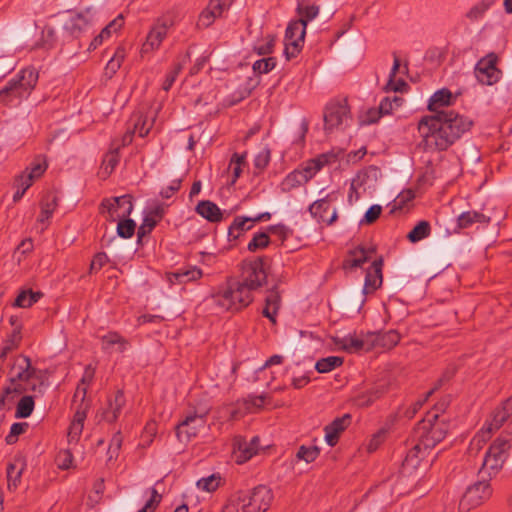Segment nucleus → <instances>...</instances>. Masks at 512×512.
<instances>
[{
    "label": "nucleus",
    "mask_w": 512,
    "mask_h": 512,
    "mask_svg": "<svg viewBox=\"0 0 512 512\" xmlns=\"http://www.w3.org/2000/svg\"><path fill=\"white\" fill-rule=\"evenodd\" d=\"M101 341L103 344L102 348L104 350L108 349L111 345H118V351L124 352L128 345V341L117 332L107 333L101 337Z\"/></svg>",
    "instance_id": "58836bf2"
},
{
    "label": "nucleus",
    "mask_w": 512,
    "mask_h": 512,
    "mask_svg": "<svg viewBox=\"0 0 512 512\" xmlns=\"http://www.w3.org/2000/svg\"><path fill=\"white\" fill-rule=\"evenodd\" d=\"M195 211L212 223L220 222L223 219V213L221 209L212 201L210 200H202L200 201Z\"/></svg>",
    "instance_id": "a878e982"
},
{
    "label": "nucleus",
    "mask_w": 512,
    "mask_h": 512,
    "mask_svg": "<svg viewBox=\"0 0 512 512\" xmlns=\"http://www.w3.org/2000/svg\"><path fill=\"white\" fill-rule=\"evenodd\" d=\"M28 428L27 423H14L10 428L9 434L6 436L5 441L7 444H14L20 434L24 433Z\"/></svg>",
    "instance_id": "13d9d810"
},
{
    "label": "nucleus",
    "mask_w": 512,
    "mask_h": 512,
    "mask_svg": "<svg viewBox=\"0 0 512 512\" xmlns=\"http://www.w3.org/2000/svg\"><path fill=\"white\" fill-rule=\"evenodd\" d=\"M383 393L384 389L382 387L372 388L371 390L358 395L355 398V404L358 407H368L380 398Z\"/></svg>",
    "instance_id": "e433bc0d"
},
{
    "label": "nucleus",
    "mask_w": 512,
    "mask_h": 512,
    "mask_svg": "<svg viewBox=\"0 0 512 512\" xmlns=\"http://www.w3.org/2000/svg\"><path fill=\"white\" fill-rule=\"evenodd\" d=\"M247 153L243 154L234 153L231 157L229 168L232 169L233 177L231 184H234L237 179L240 177L242 172V165L245 163Z\"/></svg>",
    "instance_id": "49530a36"
},
{
    "label": "nucleus",
    "mask_w": 512,
    "mask_h": 512,
    "mask_svg": "<svg viewBox=\"0 0 512 512\" xmlns=\"http://www.w3.org/2000/svg\"><path fill=\"white\" fill-rule=\"evenodd\" d=\"M429 452H424V447L422 442L418 439V442L409 450L406 457L404 458L402 465L407 469H416L420 461L428 454Z\"/></svg>",
    "instance_id": "c85d7f7f"
},
{
    "label": "nucleus",
    "mask_w": 512,
    "mask_h": 512,
    "mask_svg": "<svg viewBox=\"0 0 512 512\" xmlns=\"http://www.w3.org/2000/svg\"><path fill=\"white\" fill-rule=\"evenodd\" d=\"M492 4L491 0H483L480 3L473 6L466 14V17L470 20H476L483 16V14L490 8Z\"/></svg>",
    "instance_id": "864d4df0"
},
{
    "label": "nucleus",
    "mask_w": 512,
    "mask_h": 512,
    "mask_svg": "<svg viewBox=\"0 0 512 512\" xmlns=\"http://www.w3.org/2000/svg\"><path fill=\"white\" fill-rule=\"evenodd\" d=\"M293 34L288 33V27L285 31V56L287 60L296 57L302 49L304 38L299 40L300 33L297 30L292 31Z\"/></svg>",
    "instance_id": "cd10ccee"
},
{
    "label": "nucleus",
    "mask_w": 512,
    "mask_h": 512,
    "mask_svg": "<svg viewBox=\"0 0 512 512\" xmlns=\"http://www.w3.org/2000/svg\"><path fill=\"white\" fill-rule=\"evenodd\" d=\"M117 234L122 238H130L133 236L136 228L135 222L129 217L118 219Z\"/></svg>",
    "instance_id": "a18cd8bd"
},
{
    "label": "nucleus",
    "mask_w": 512,
    "mask_h": 512,
    "mask_svg": "<svg viewBox=\"0 0 512 512\" xmlns=\"http://www.w3.org/2000/svg\"><path fill=\"white\" fill-rule=\"evenodd\" d=\"M107 262L108 257L104 252L97 253L90 264L89 272L93 273L99 271Z\"/></svg>",
    "instance_id": "0e129e2a"
},
{
    "label": "nucleus",
    "mask_w": 512,
    "mask_h": 512,
    "mask_svg": "<svg viewBox=\"0 0 512 512\" xmlns=\"http://www.w3.org/2000/svg\"><path fill=\"white\" fill-rule=\"evenodd\" d=\"M125 58V50L123 47H118L113 54L112 58L108 61L106 65V74L112 76L114 75L118 69L121 67V63Z\"/></svg>",
    "instance_id": "37998d69"
},
{
    "label": "nucleus",
    "mask_w": 512,
    "mask_h": 512,
    "mask_svg": "<svg viewBox=\"0 0 512 512\" xmlns=\"http://www.w3.org/2000/svg\"><path fill=\"white\" fill-rule=\"evenodd\" d=\"M273 500V493L265 485H258L249 492L239 491L234 495L231 504L226 508L235 507L241 512H266Z\"/></svg>",
    "instance_id": "20e7f679"
},
{
    "label": "nucleus",
    "mask_w": 512,
    "mask_h": 512,
    "mask_svg": "<svg viewBox=\"0 0 512 512\" xmlns=\"http://www.w3.org/2000/svg\"><path fill=\"white\" fill-rule=\"evenodd\" d=\"M157 221L153 219L152 217H145L143 220V223L140 225L137 231V237L138 241H141V239L151 233V231L156 226Z\"/></svg>",
    "instance_id": "052dcab7"
},
{
    "label": "nucleus",
    "mask_w": 512,
    "mask_h": 512,
    "mask_svg": "<svg viewBox=\"0 0 512 512\" xmlns=\"http://www.w3.org/2000/svg\"><path fill=\"white\" fill-rule=\"evenodd\" d=\"M343 358L339 356H328L319 359L315 364L318 373H328L343 364Z\"/></svg>",
    "instance_id": "c9c22d12"
},
{
    "label": "nucleus",
    "mask_w": 512,
    "mask_h": 512,
    "mask_svg": "<svg viewBox=\"0 0 512 512\" xmlns=\"http://www.w3.org/2000/svg\"><path fill=\"white\" fill-rule=\"evenodd\" d=\"M268 261L269 259L267 257L262 256L243 263L240 281L252 292L267 283L269 268Z\"/></svg>",
    "instance_id": "423d86ee"
},
{
    "label": "nucleus",
    "mask_w": 512,
    "mask_h": 512,
    "mask_svg": "<svg viewBox=\"0 0 512 512\" xmlns=\"http://www.w3.org/2000/svg\"><path fill=\"white\" fill-rule=\"evenodd\" d=\"M135 123H134V128H133V132L135 133H138V135L140 137H145L148 135L150 129H151V126L152 124H150L149 126H147V119L146 117H143L142 115H135Z\"/></svg>",
    "instance_id": "bf43d9fd"
},
{
    "label": "nucleus",
    "mask_w": 512,
    "mask_h": 512,
    "mask_svg": "<svg viewBox=\"0 0 512 512\" xmlns=\"http://www.w3.org/2000/svg\"><path fill=\"white\" fill-rule=\"evenodd\" d=\"M297 14L300 16L298 20H293L288 24V33L293 34V30H297L300 33V38H305L307 23L315 19L319 12L320 7L317 5H310L305 1L299 2L297 5Z\"/></svg>",
    "instance_id": "9b49d317"
},
{
    "label": "nucleus",
    "mask_w": 512,
    "mask_h": 512,
    "mask_svg": "<svg viewBox=\"0 0 512 512\" xmlns=\"http://www.w3.org/2000/svg\"><path fill=\"white\" fill-rule=\"evenodd\" d=\"M119 162L118 148L107 153L102 162V170L109 175Z\"/></svg>",
    "instance_id": "603ef678"
},
{
    "label": "nucleus",
    "mask_w": 512,
    "mask_h": 512,
    "mask_svg": "<svg viewBox=\"0 0 512 512\" xmlns=\"http://www.w3.org/2000/svg\"><path fill=\"white\" fill-rule=\"evenodd\" d=\"M307 180L299 169L289 173L282 182L283 190H292L303 184H306Z\"/></svg>",
    "instance_id": "ea45409f"
},
{
    "label": "nucleus",
    "mask_w": 512,
    "mask_h": 512,
    "mask_svg": "<svg viewBox=\"0 0 512 512\" xmlns=\"http://www.w3.org/2000/svg\"><path fill=\"white\" fill-rule=\"evenodd\" d=\"M252 217H236L228 229L229 240L238 239L245 231L253 227Z\"/></svg>",
    "instance_id": "7c9ffc66"
},
{
    "label": "nucleus",
    "mask_w": 512,
    "mask_h": 512,
    "mask_svg": "<svg viewBox=\"0 0 512 512\" xmlns=\"http://www.w3.org/2000/svg\"><path fill=\"white\" fill-rule=\"evenodd\" d=\"M415 198V193L411 189L402 191L395 200V208L402 209L408 202Z\"/></svg>",
    "instance_id": "e2e57ef3"
},
{
    "label": "nucleus",
    "mask_w": 512,
    "mask_h": 512,
    "mask_svg": "<svg viewBox=\"0 0 512 512\" xmlns=\"http://www.w3.org/2000/svg\"><path fill=\"white\" fill-rule=\"evenodd\" d=\"M56 206L57 198L55 196L47 197L45 200H43L41 204V213L38 217V222L44 223L49 218H51Z\"/></svg>",
    "instance_id": "c03bdc74"
},
{
    "label": "nucleus",
    "mask_w": 512,
    "mask_h": 512,
    "mask_svg": "<svg viewBox=\"0 0 512 512\" xmlns=\"http://www.w3.org/2000/svg\"><path fill=\"white\" fill-rule=\"evenodd\" d=\"M337 156L334 153H323L316 158L308 160L302 169H299L307 182L312 179L315 174L320 171L325 165L334 163Z\"/></svg>",
    "instance_id": "f3484780"
},
{
    "label": "nucleus",
    "mask_w": 512,
    "mask_h": 512,
    "mask_svg": "<svg viewBox=\"0 0 512 512\" xmlns=\"http://www.w3.org/2000/svg\"><path fill=\"white\" fill-rule=\"evenodd\" d=\"M209 413L208 408H200L193 413H189L176 426V436L180 442H189L196 437L206 424V417Z\"/></svg>",
    "instance_id": "0eeeda50"
},
{
    "label": "nucleus",
    "mask_w": 512,
    "mask_h": 512,
    "mask_svg": "<svg viewBox=\"0 0 512 512\" xmlns=\"http://www.w3.org/2000/svg\"><path fill=\"white\" fill-rule=\"evenodd\" d=\"M47 169V163L45 158L42 156H37L34 162L31 165V168H27L24 172H26L27 176H31L32 179L39 178Z\"/></svg>",
    "instance_id": "8fccbe9b"
},
{
    "label": "nucleus",
    "mask_w": 512,
    "mask_h": 512,
    "mask_svg": "<svg viewBox=\"0 0 512 512\" xmlns=\"http://www.w3.org/2000/svg\"><path fill=\"white\" fill-rule=\"evenodd\" d=\"M369 339L373 343V349L390 350L399 343L401 337L397 330L392 329L386 332H369Z\"/></svg>",
    "instance_id": "6ab92c4d"
},
{
    "label": "nucleus",
    "mask_w": 512,
    "mask_h": 512,
    "mask_svg": "<svg viewBox=\"0 0 512 512\" xmlns=\"http://www.w3.org/2000/svg\"><path fill=\"white\" fill-rule=\"evenodd\" d=\"M38 78L39 73L33 66L21 69L0 90V104L8 107L20 104L34 90Z\"/></svg>",
    "instance_id": "f03ea898"
},
{
    "label": "nucleus",
    "mask_w": 512,
    "mask_h": 512,
    "mask_svg": "<svg viewBox=\"0 0 512 512\" xmlns=\"http://www.w3.org/2000/svg\"><path fill=\"white\" fill-rule=\"evenodd\" d=\"M489 448L496 454L498 453V455L506 458L507 451L510 449V440L506 437L500 436L494 440Z\"/></svg>",
    "instance_id": "4d7b16f0"
},
{
    "label": "nucleus",
    "mask_w": 512,
    "mask_h": 512,
    "mask_svg": "<svg viewBox=\"0 0 512 512\" xmlns=\"http://www.w3.org/2000/svg\"><path fill=\"white\" fill-rule=\"evenodd\" d=\"M437 420L436 412H427L415 429L418 439L423 444L424 452H429L445 438L446 430L440 423H437Z\"/></svg>",
    "instance_id": "39448f33"
},
{
    "label": "nucleus",
    "mask_w": 512,
    "mask_h": 512,
    "mask_svg": "<svg viewBox=\"0 0 512 512\" xmlns=\"http://www.w3.org/2000/svg\"><path fill=\"white\" fill-rule=\"evenodd\" d=\"M167 35V26L165 24H156L147 35L145 43L142 45V52L147 53L157 49Z\"/></svg>",
    "instance_id": "393cba45"
},
{
    "label": "nucleus",
    "mask_w": 512,
    "mask_h": 512,
    "mask_svg": "<svg viewBox=\"0 0 512 512\" xmlns=\"http://www.w3.org/2000/svg\"><path fill=\"white\" fill-rule=\"evenodd\" d=\"M382 207L378 204H374L368 208L363 218L360 220V225L373 224L381 215Z\"/></svg>",
    "instance_id": "6e6d98bb"
},
{
    "label": "nucleus",
    "mask_w": 512,
    "mask_h": 512,
    "mask_svg": "<svg viewBox=\"0 0 512 512\" xmlns=\"http://www.w3.org/2000/svg\"><path fill=\"white\" fill-rule=\"evenodd\" d=\"M270 161V150L268 148L263 149L260 151L255 159H254V165L257 169L263 170Z\"/></svg>",
    "instance_id": "680f3d73"
},
{
    "label": "nucleus",
    "mask_w": 512,
    "mask_h": 512,
    "mask_svg": "<svg viewBox=\"0 0 512 512\" xmlns=\"http://www.w3.org/2000/svg\"><path fill=\"white\" fill-rule=\"evenodd\" d=\"M125 397L122 390H117L113 397L108 398V407L103 410L101 418L108 423L115 422L125 405Z\"/></svg>",
    "instance_id": "412c9836"
},
{
    "label": "nucleus",
    "mask_w": 512,
    "mask_h": 512,
    "mask_svg": "<svg viewBox=\"0 0 512 512\" xmlns=\"http://www.w3.org/2000/svg\"><path fill=\"white\" fill-rule=\"evenodd\" d=\"M24 463L22 460H15L13 463L7 465V480L8 488H17L24 470Z\"/></svg>",
    "instance_id": "2f4dec72"
},
{
    "label": "nucleus",
    "mask_w": 512,
    "mask_h": 512,
    "mask_svg": "<svg viewBox=\"0 0 512 512\" xmlns=\"http://www.w3.org/2000/svg\"><path fill=\"white\" fill-rule=\"evenodd\" d=\"M340 343L342 349L348 353L359 352L363 349L366 351L373 349V343L370 342L369 333H367L363 339L353 336H346L341 339Z\"/></svg>",
    "instance_id": "bb28decb"
},
{
    "label": "nucleus",
    "mask_w": 512,
    "mask_h": 512,
    "mask_svg": "<svg viewBox=\"0 0 512 512\" xmlns=\"http://www.w3.org/2000/svg\"><path fill=\"white\" fill-rule=\"evenodd\" d=\"M453 375V372L451 373H445L443 375L442 378H440L437 383L435 384V386L429 390L427 393H426V396L423 398V399H420V400H417L415 403H413V405L407 409V411L405 412V415L408 417V418H413L415 416V414L418 412V410L423 406V404L426 402V400L436 391L439 389V387L442 385V383L446 380H448L451 376Z\"/></svg>",
    "instance_id": "473e14b6"
},
{
    "label": "nucleus",
    "mask_w": 512,
    "mask_h": 512,
    "mask_svg": "<svg viewBox=\"0 0 512 512\" xmlns=\"http://www.w3.org/2000/svg\"><path fill=\"white\" fill-rule=\"evenodd\" d=\"M319 453L320 449L317 446L302 445L299 447L296 457L306 463H311L319 456Z\"/></svg>",
    "instance_id": "de8ad7c7"
},
{
    "label": "nucleus",
    "mask_w": 512,
    "mask_h": 512,
    "mask_svg": "<svg viewBox=\"0 0 512 512\" xmlns=\"http://www.w3.org/2000/svg\"><path fill=\"white\" fill-rule=\"evenodd\" d=\"M382 258L376 259L367 269L362 295L374 292L382 284Z\"/></svg>",
    "instance_id": "2eb2a0df"
},
{
    "label": "nucleus",
    "mask_w": 512,
    "mask_h": 512,
    "mask_svg": "<svg viewBox=\"0 0 512 512\" xmlns=\"http://www.w3.org/2000/svg\"><path fill=\"white\" fill-rule=\"evenodd\" d=\"M41 292H33L32 290H23L19 293L14 301V306L21 308L31 307L34 303H36L41 297Z\"/></svg>",
    "instance_id": "f704fd0d"
},
{
    "label": "nucleus",
    "mask_w": 512,
    "mask_h": 512,
    "mask_svg": "<svg viewBox=\"0 0 512 512\" xmlns=\"http://www.w3.org/2000/svg\"><path fill=\"white\" fill-rule=\"evenodd\" d=\"M220 484V477L210 475L209 477L201 478L197 481V487L203 491L213 492Z\"/></svg>",
    "instance_id": "5fc2aeb1"
},
{
    "label": "nucleus",
    "mask_w": 512,
    "mask_h": 512,
    "mask_svg": "<svg viewBox=\"0 0 512 512\" xmlns=\"http://www.w3.org/2000/svg\"><path fill=\"white\" fill-rule=\"evenodd\" d=\"M34 409V399L32 396H23L17 404L15 417L16 418H27L29 417Z\"/></svg>",
    "instance_id": "79ce46f5"
},
{
    "label": "nucleus",
    "mask_w": 512,
    "mask_h": 512,
    "mask_svg": "<svg viewBox=\"0 0 512 512\" xmlns=\"http://www.w3.org/2000/svg\"><path fill=\"white\" fill-rule=\"evenodd\" d=\"M490 218L485 214L477 211H467L460 214L457 218V227L460 229H466L472 226L474 223H488Z\"/></svg>",
    "instance_id": "c756f323"
},
{
    "label": "nucleus",
    "mask_w": 512,
    "mask_h": 512,
    "mask_svg": "<svg viewBox=\"0 0 512 512\" xmlns=\"http://www.w3.org/2000/svg\"><path fill=\"white\" fill-rule=\"evenodd\" d=\"M374 252V250H370ZM369 260V251L363 247H357L350 250L342 262L344 270H352L358 267H362Z\"/></svg>",
    "instance_id": "b1692460"
},
{
    "label": "nucleus",
    "mask_w": 512,
    "mask_h": 512,
    "mask_svg": "<svg viewBox=\"0 0 512 512\" xmlns=\"http://www.w3.org/2000/svg\"><path fill=\"white\" fill-rule=\"evenodd\" d=\"M508 422V428L512 433V396L502 401L501 404L495 408L491 414V419L488 422V431L500 429L504 423Z\"/></svg>",
    "instance_id": "4468645a"
},
{
    "label": "nucleus",
    "mask_w": 512,
    "mask_h": 512,
    "mask_svg": "<svg viewBox=\"0 0 512 512\" xmlns=\"http://www.w3.org/2000/svg\"><path fill=\"white\" fill-rule=\"evenodd\" d=\"M452 93L443 88L429 100L428 110L432 115L423 116L418 122L422 138L418 147L426 152L445 151L470 130L472 121L454 110L440 109L451 104Z\"/></svg>",
    "instance_id": "f257e3e1"
},
{
    "label": "nucleus",
    "mask_w": 512,
    "mask_h": 512,
    "mask_svg": "<svg viewBox=\"0 0 512 512\" xmlns=\"http://www.w3.org/2000/svg\"><path fill=\"white\" fill-rule=\"evenodd\" d=\"M213 300L220 308L237 312L247 307L252 301V291L240 280L229 279L226 286L221 287Z\"/></svg>",
    "instance_id": "7ed1b4c3"
},
{
    "label": "nucleus",
    "mask_w": 512,
    "mask_h": 512,
    "mask_svg": "<svg viewBox=\"0 0 512 512\" xmlns=\"http://www.w3.org/2000/svg\"><path fill=\"white\" fill-rule=\"evenodd\" d=\"M492 495V489L488 481H478L469 486L459 502V510L468 512L481 505Z\"/></svg>",
    "instance_id": "6e6552de"
},
{
    "label": "nucleus",
    "mask_w": 512,
    "mask_h": 512,
    "mask_svg": "<svg viewBox=\"0 0 512 512\" xmlns=\"http://www.w3.org/2000/svg\"><path fill=\"white\" fill-rule=\"evenodd\" d=\"M505 457L496 454L492 449H488L485 453V457L483 459L482 467L497 471L499 468H501L502 464L505 461Z\"/></svg>",
    "instance_id": "a19ab883"
},
{
    "label": "nucleus",
    "mask_w": 512,
    "mask_h": 512,
    "mask_svg": "<svg viewBox=\"0 0 512 512\" xmlns=\"http://www.w3.org/2000/svg\"><path fill=\"white\" fill-rule=\"evenodd\" d=\"M270 243V238L267 233L260 232L254 234L252 240L248 243V250L250 252H256L259 249L266 248Z\"/></svg>",
    "instance_id": "09e8293b"
},
{
    "label": "nucleus",
    "mask_w": 512,
    "mask_h": 512,
    "mask_svg": "<svg viewBox=\"0 0 512 512\" xmlns=\"http://www.w3.org/2000/svg\"><path fill=\"white\" fill-rule=\"evenodd\" d=\"M274 45H275L274 37L268 36L267 41L263 44L256 45L254 47V50L258 55H268L273 52Z\"/></svg>",
    "instance_id": "69168bd1"
},
{
    "label": "nucleus",
    "mask_w": 512,
    "mask_h": 512,
    "mask_svg": "<svg viewBox=\"0 0 512 512\" xmlns=\"http://www.w3.org/2000/svg\"><path fill=\"white\" fill-rule=\"evenodd\" d=\"M498 56L491 52L481 58L474 69L477 80L483 85H493L497 83L502 75L500 69L497 68Z\"/></svg>",
    "instance_id": "9d476101"
},
{
    "label": "nucleus",
    "mask_w": 512,
    "mask_h": 512,
    "mask_svg": "<svg viewBox=\"0 0 512 512\" xmlns=\"http://www.w3.org/2000/svg\"><path fill=\"white\" fill-rule=\"evenodd\" d=\"M351 416L345 414L342 417L334 419L325 428V440L331 447L335 446L339 440L341 433L350 425Z\"/></svg>",
    "instance_id": "a211bd4d"
},
{
    "label": "nucleus",
    "mask_w": 512,
    "mask_h": 512,
    "mask_svg": "<svg viewBox=\"0 0 512 512\" xmlns=\"http://www.w3.org/2000/svg\"><path fill=\"white\" fill-rule=\"evenodd\" d=\"M431 233V226L430 223L426 220H422L418 222L414 228L408 233L407 239L412 242L416 243L424 238H427Z\"/></svg>",
    "instance_id": "72a5a7b5"
},
{
    "label": "nucleus",
    "mask_w": 512,
    "mask_h": 512,
    "mask_svg": "<svg viewBox=\"0 0 512 512\" xmlns=\"http://www.w3.org/2000/svg\"><path fill=\"white\" fill-rule=\"evenodd\" d=\"M349 117V107L346 100L328 104L324 112V127L327 132L338 128Z\"/></svg>",
    "instance_id": "f8f14e48"
},
{
    "label": "nucleus",
    "mask_w": 512,
    "mask_h": 512,
    "mask_svg": "<svg viewBox=\"0 0 512 512\" xmlns=\"http://www.w3.org/2000/svg\"><path fill=\"white\" fill-rule=\"evenodd\" d=\"M337 200V195L335 192H331L327 194L324 198L318 199L314 201L309 206V212L311 215L316 218L319 222H325L328 225L334 223L338 217L337 210L334 208L331 214H328L330 210V205L332 202Z\"/></svg>",
    "instance_id": "ddd939ff"
},
{
    "label": "nucleus",
    "mask_w": 512,
    "mask_h": 512,
    "mask_svg": "<svg viewBox=\"0 0 512 512\" xmlns=\"http://www.w3.org/2000/svg\"><path fill=\"white\" fill-rule=\"evenodd\" d=\"M35 368L31 365V360L28 356L20 355L15 359L11 368L10 381L14 384L15 381H27L35 374Z\"/></svg>",
    "instance_id": "dca6fc26"
},
{
    "label": "nucleus",
    "mask_w": 512,
    "mask_h": 512,
    "mask_svg": "<svg viewBox=\"0 0 512 512\" xmlns=\"http://www.w3.org/2000/svg\"><path fill=\"white\" fill-rule=\"evenodd\" d=\"M64 29L71 37L78 38L89 32L91 24L84 15L75 14L65 22Z\"/></svg>",
    "instance_id": "5701e85b"
},
{
    "label": "nucleus",
    "mask_w": 512,
    "mask_h": 512,
    "mask_svg": "<svg viewBox=\"0 0 512 512\" xmlns=\"http://www.w3.org/2000/svg\"><path fill=\"white\" fill-rule=\"evenodd\" d=\"M280 306L281 294L278 290V283H275L266 296L265 306L262 310L263 316L268 318L273 324H276V316Z\"/></svg>",
    "instance_id": "aec40b11"
},
{
    "label": "nucleus",
    "mask_w": 512,
    "mask_h": 512,
    "mask_svg": "<svg viewBox=\"0 0 512 512\" xmlns=\"http://www.w3.org/2000/svg\"><path fill=\"white\" fill-rule=\"evenodd\" d=\"M181 69H182V64L178 63V64L175 65L173 70H171L167 74V76L165 78V81L163 83V86H162L163 90L168 91L172 87V85L175 82V80H176L179 72L181 71Z\"/></svg>",
    "instance_id": "338daca9"
},
{
    "label": "nucleus",
    "mask_w": 512,
    "mask_h": 512,
    "mask_svg": "<svg viewBox=\"0 0 512 512\" xmlns=\"http://www.w3.org/2000/svg\"><path fill=\"white\" fill-rule=\"evenodd\" d=\"M101 213H108V220L111 222L129 217L133 210L132 196L122 195L103 199L100 205Z\"/></svg>",
    "instance_id": "1a4fd4ad"
},
{
    "label": "nucleus",
    "mask_w": 512,
    "mask_h": 512,
    "mask_svg": "<svg viewBox=\"0 0 512 512\" xmlns=\"http://www.w3.org/2000/svg\"><path fill=\"white\" fill-rule=\"evenodd\" d=\"M276 63L275 57L263 58L255 61L252 68L255 73L267 74L275 68Z\"/></svg>",
    "instance_id": "3c124183"
},
{
    "label": "nucleus",
    "mask_w": 512,
    "mask_h": 512,
    "mask_svg": "<svg viewBox=\"0 0 512 512\" xmlns=\"http://www.w3.org/2000/svg\"><path fill=\"white\" fill-rule=\"evenodd\" d=\"M202 270L196 266L180 268L176 272L167 273V280L171 284H184L198 280L202 277Z\"/></svg>",
    "instance_id": "4be33fe9"
},
{
    "label": "nucleus",
    "mask_w": 512,
    "mask_h": 512,
    "mask_svg": "<svg viewBox=\"0 0 512 512\" xmlns=\"http://www.w3.org/2000/svg\"><path fill=\"white\" fill-rule=\"evenodd\" d=\"M259 437L255 436L251 439L249 443H240L239 444V452L238 462L242 463L249 460L253 455H255L258 451Z\"/></svg>",
    "instance_id": "4c0bfd02"
},
{
    "label": "nucleus",
    "mask_w": 512,
    "mask_h": 512,
    "mask_svg": "<svg viewBox=\"0 0 512 512\" xmlns=\"http://www.w3.org/2000/svg\"><path fill=\"white\" fill-rule=\"evenodd\" d=\"M216 18L217 16H215L213 12L204 9L199 16L197 26L199 28H207L215 21Z\"/></svg>",
    "instance_id": "774afa93"
}]
</instances>
